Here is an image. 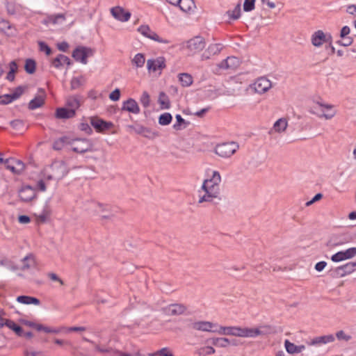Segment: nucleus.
<instances>
[{
	"instance_id": "nucleus-1",
	"label": "nucleus",
	"mask_w": 356,
	"mask_h": 356,
	"mask_svg": "<svg viewBox=\"0 0 356 356\" xmlns=\"http://www.w3.org/2000/svg\"><path fill=\"white\" fill-rule=\"evenodd\" d=\"M221 176L218 171H213L212 177L204 180L200 189L198 191V204L220 201Z\"/></svg>"
},
{
	"instance_id": "nucleus-2",
	"label": "nucleus",
	"mask_w": 356,
	"mask_h": 356,
	"mask_svg": "<svg viewBox=\"0 0 356 356\" xmlns=\"http://www.w3.org/2000/svg\"><path fill=\"white\" fill-rule=\"evenodd\" d=\"M69 172V168L63 161H55L44 170V178L47 180H54L56 182L62 179Z\"/></svg>"
},
{
	"instance_id": "nucleus-3",
	"label": "nucleus",
	"mask_w": 356,
	"mask_h": 356,
	"mask_svg": "<svg viewBox=\"0 0 356 356\" xmlns=\"http://www.w3.org/2000/svg\"><path fill=\"white\" fill-rule=\"evenodd\" d=\"M188 47L191 51V55H197L202 60L209 59L220 51L218 46H188Z\"/></svg>"
},
{
	"instance_id": "nucleus-4",
	"label": "nucleus",
	"mask_w": 356,
	"mask_h": 356,
	"mask_svg": "<svg viewBox=\"0 0 356 356\" xmlns=\"http://www.w3.org/2000/svg\"><path fill=\"white\" fill-rule=\"evenodd\" d=\"M273 332V327L269 325H261L257 327H241V337L255 338L265 336Z\"/></svg>"
},
{
	"instance_id": "nucleus-5",
	"label": "nucleus",
	"mask_w": 356,
	"mask_h": 356,
	"mask_svg": "<svg viewBox=\"0 0 356 356\" xmlns=\"http://www.w3.org/2000/svg\"><path fill=\"white\" fill-rule=\"evenodd\" d=\"M71 149L73 152L83 154L92 150V143L86 138H71Z\"/></svg>"
},
{
	"instance_id": "nucleus-6",
	"label": "nucleus",
	"mask_w": 356,
	"mask_h": 356,
	"mask_svg": "<svg viewBox=\"0 0 356 356\" xmlns=\"http://www.w3.org/2000/svg\"><path fill=\"white\" fill-rule=\"evenodd\" d=\"M238 149V145L234 142L225 143L216 146L215 153L222 158H229Z\"/></svg>"
},
{
	"instance_id": "nucleus-7",
	"label": "nucleus",
	"mask_w": 356,
	"mask_h": 356,
	"mask_svg": "<svg viewBox=\"0 0 356 356\" xmlns=\"http://www.w3.org/2000/svg\"><path fill=\"white\" fill-rule=\"evenodd\" d=\"M94 211L104 222L113 221L115 214L111 211V207L100 203L94 205Z\"/></svg>"
},
{
	"instance_id": "nucleus-8",
	"label": "nucleus",
	"mask_w": 356,
	"mask_h": 356,
	"mask_svg": "<svg viewBox=\"0 0 356 356\" xmlns=\"http://www.w3.org/2000/svg\"><path fill=\"white\" fill-rule=\"evenodd\" d=\"M83 339L85 341L89 342L94 345L95 350L97 352L102 353H107L106 356H139V354L138 353H127V352H122L117 350H113L111 348H106L104 347H101L99 344L95 343L92 341H90V339L83 337Z\"/></svg>"
},
{
	"instance_id": "nucleus-9",
	"label": "nucleus",
	"mask_w": 356,
	"mask_h": 356,
	"mask_svg": "<svg viewBox=\"0 0 356 356\" xmlns=\"http://www.w3.org/2000/svg\"><path fill=\"white\" fill-rule=\"evenodd\" d=\"M94 50L85 46H78L72 53L73 58L78 62L83 64L87 63V58L92 56Z\"/></svg>"
},
{
	"instance_id": "nucleus-10",
	"label": "nucleus",
	"mask_w": 356,
	"mask_h": 356,
	"mask_svg": "<svg viewBox=\"0 0 356 356\" xmlns=\"http://www.w3.org/2000/svg\"><path fill=\"white\" fill-rule=\"evenodd\" d=\"M319 49V51L323 53L321 58L323 60L327 59L330 55L334 54L337 52L338 57H341L348 54L346 50V46H339V48L335 49L334 46H317Z\"/></svg>"
},
{
	"instance_id": "nucleus-11",
	"label": "nucleus",
	"mask_w": 356,
	"mask_h": 356,
	"mask_svg": "<svg viewBox=\"0 0 356 356\" xmlns=\"http://www.w3.org/2000/svg\"><path fill=\"white\" fill-rule=\"evenodd\" d=\"M191 327L197 331L216 332L218 325L206 321H199L191 323Z\"/></svg>"
},
{
	"instance_id": "nucleus-12",
	"label": "nucleus",
	"mask_w": 356,
	"mask_h": 356,
	"mask_svg": "<svg viewBox=\"0 0 356 356\" xmlns=\"http://www.w3.org/2000/svg\"><path fill=\"white\" fill-rule=\"evenodd\" d=\"M138 31L145 37L149 38L155 42L161 43L168 42V40L162 38L156 33L153 31L148 25L143 24L140 26L138 29Z\"/></svg>"
},
{
	"instance_id": "nucleus-13",
	"label": "nucleus",
	"mask_w": 356,
	"mask_h": 356,
	"mask_svg": "<svg viewBox=\"0 0 356 356\" xmlns=\"http://www.w3.org/2000/svg\"><path fill=\"white\" fill-rule=\"evenodd\" d=\"M271 81L266 77L258 78L252 84V88L259 94L265 93L271 88Z\"/></svg>"
},
{
	"instance_id": "nucleus-14",
	"label": "nucleus",
	"mask_w": 356,
	"mask_h": 356,
	"mask_svg": "<svg viewBox=\"0 0 356 356\" xmlns=\"http://www.w3.org/2000/svg\"><path fill=\"white\" fill-rule=\"evenodd\" d=\"M312 42V44H331L332 39L330 34L325 33L323 31L318 30L313 34Z\"/></svg>"
},
{
	"instance_id": "nucleus-15",
	"label": "nucleus",
	"mask_w": 356,
	"mask_h": 356,
	"mask_svg": "<svg viewBox=\"0 0 356 356\" xmlns=\"http://www.w3.org/2000/svg\"><path fill=\"white\" fill-rule=\"evenodd\" d=\"M6 168L13 173L19 175L25 168L24 163L19 160L8 159L5 161Z\"/></svg>"
},
{
	"instance_id": "nucleus-16",
	"label": "nucleus",
	"mask_w": 356,
	"mask_h": 356,
	"mask_svg": "<svg viewBox=\"0 0 356 356\" xmlns=\"http://www.w3.org/2000/svg\"><path fill=\"white\" fill-rule=\"evenodd\" d=\"M356 255V248L353 247L346 250L345 251H340L333 254L331 259L334 262H339L346 259L353 258Z\"/></svg>"
},
{
	"instance_id": "nucleus-17",
	"label": "nucleus",
	"mask_w": 356,
	"mask_h": 356,
	"mask_svg": "<svg viewBox=\"0 0 356 356\" xmlns=\"http://www.w3.org/2000/svg\"><path fill=\"white\" fill-rule=\"evenodd\" d=\"M113 17L118 21L125 22L130 19L131 14L125 10L122 7L115 6L111 9Z\"/></svg>"
},
{
	"instance_id": "nucleus-18",
	"label": "nucleus",
	"mask_w": 356,
	"mask_h": 356,
	"mask_svg": "<svg viewBox=\"0 0 356 356\" xmlns=\"http://www.w3.org/2000/svg\"><path fill=\"white\" fill-rule=\"evenodd\" d=\"M164 313L168 316H179L186 311V307L182 304H171L163 309Z\"/></svg>"
},
{
	"instance_id": "nucleus-19",
	"label": "nucleus",
	"mask_w": 356,
	"mask_h": 356,
	"mask_svg": "<svg viewBox=\"0 0 356 356\" xmlns=\"http://www.w3.org/2000/svg\"><path fill=\"white\" fill-rule=\"evenodd\" d=\"M241 327L238 326H218L216 333L221 335H231L241 337Z\"/></svg>"
},
{
	"instance_id": "nucleus-20",
	"label": "nucleus",
	"mask_w": 356,
	"mask_h": 356,
	"mask_svg": "<svg viewBox=\"0 0 356 356\" xmlns=\"http://www.w3.org/2000/svg\"><path fill=\"white\" fill-rule=\"evenodd\" d=\"M24 89L22 87H17L15 91L10 94H6L0 96V104L6 105L13 101L18 99L23 93Z\"/></svg>"
},
{
	"instance_id": "nucleus-21",
	"label": "nucleus",
	"mask_w": 356,
	"mask_h": 356,
	"mask_svg": "<svg viewBox=\"0 0 356 356\" xmlns=\"http://www.w3.org/2000/svg\"><path fill=\"white\" fill-rule=\"evenodd\" d=\"M90 123L97 132H104L113 127L112 122H106L99 118H92Z\"/></svg>"
},
{
	"instance_id": "nucleus-22",
	"label": "nucleus",
	"mask_w": 356,
	"mask_h": 356,
	"mask_svg": "<svg viewBox=\"0 0 356 356\" xmlns=\"http://www.w3.org/2000/svg\"><path fill=\"white\" fill-rule=\"evenodd\" d=\"M147 67L149 72H156L165 67V58L159 57L156 59H149L147 60Z\"/></svg>"
},
{
	"instance_id": "nucleus-23",
	"label": "nucleus",
	"mask_w": 356,
	"mask_h": 356,
	"mask_svg": "<svg viewBox=\"0 0 356 356\" xmlns=\"http://www.w3.org/2000/svg\"><path fill=\"white\" fill-rule=\"evenodd\" d=\"M287 127L288 120L286 118H281L273 124V126L269 130V134H282L286 130Z\"/></svg>"
},
{
	"instance_id": "nucleus-24",
	"label": "nucleus",
	"mask_w": 356,
	"mask_h": 356,
	"mask_svg": "<svg viewBox=\"0 0 356 356\" xmlns=\"http://www.w3.org/2000/svg\"><path fill=\"white\" fill-rule=\"evenodd\" d=\"M316 104L318 105L321 108H325L327 111V112L325 113L323 112V109H321V111L322 112V113L318 115L319 118H323L325 120H330L336 115L337 112L332 110L333 105L323 104L320 102H317Z\"/></svg>"
},
{
	"instance_id": "nucleus-25",
	"label": "nucleus",
	"mask_w": 356,
	"mask_h": 356,
	"mask_svg": "<svg viewBox=\"0 0 356 356\" xmlns=\"http://www.w3.org/2000/svg\"><path fill=\"white\" fill-rule=\"evenodd\" d=\"M35 195V191L31 186L23 187L19 191V197L24 202L32 200Z\"/></svg>"
},
{
	"instance_id": "nucleus-26",
	"label": "nucleus",
	"mask_w": 356,
	"mask_h": 356,
	"mask_svg": "<svg viewBox=\"0 0 356 356\" xmlns=\"http://www.w3.org/2000/svg\"><path fill=\"white\" fill-rule=\"evenodd\" d=\"M122 110L134 114H138L140 112L138 103L134 99L131 98L124 102Z\"/></svg>"
},
{
	"instance_id": "nucleus-27",
	"label": "nucleus",
	"mask_w": 356,
	"mask_h": 356,
	"mask_svg": "<svg viewBox=\"0 0 356 356\" xmlns=\"http://www.w3.org/2000/svg\"><path fill=\"white\" fill-rule=\"evenodd\" d=\"M238 64V60L236 57H227L220 62L218 66L220 69L227 70L236 67Z\"/></svg>"
},
{
	"instance_id": "nucleus-28",
	"label": "nucleus",
	"mask_w": 356,
	"mask_h": 356,
	"mask_svg": "<svg viewBox=\"0 0 356 356\" xmlns=\"http://www.w3.org/2000/svg\"><path fill=\"white\" fill-rule=\"evenodd\" d=\"M284 346L286 350L289 354H297L301 353L302 350L305 349V346L304 345L296 346L293 343H291L288 339L284 341Z\"/></svg>"
},
{
	"instance_id": "nucleus-29",
	"label": "nucleus",
	"mask_w": 356,
	"mask_h": 356,
	"mask_svg": "<svg viewBox=\"0 0 356 356\" xmlns=\"http://www.w3.org/2000/svg\"><path fill=\"white\" fill-rule=\"evenodd\" d=\"M21 262H22V264H21L20 267H19V268L15 267V268H13V270L19 269L21 270L25 271L35 266V259H34V257L31 254L26 256L24 259H22Z\"/></svg>"
},
{
	"instance_id": "nucleus-30",
	"label": "nucleus",
	"mask_w": 356,
	"mask_h": 356,
	"mask_svg": "<svg viewBox=\"0 0 356 356\" xmlns=\"http://www.w3.org/2000/svg\"><path fill=\"white\" fill-rule=\"evenodd\" d=\"M356 262H349L345 265L341 266L337 268V271L341 276L350 274L355 270Z\"/></svg>"
},
{
	"instance_id": "nucleus-31",
	"label": "nucleus",
	"mask_w": 356,
	"mask_h": 356,
	"mask_svg": "<svg viewBox=\"0 0 356 356\" xmlns=\"http://www.w3.org/2000/svg\"><path fill=\"white\" fill-rule=\"evenodd\" d=\"M71 138L67 136H62L56 139L53 143V149L55 150H60L65 145H70Z\"/></svg>"
},
{
	"instance_id": "nucleus-32",
	"label": "nucleus",
	"mask_w": 356,
	"mask_h": 356,
	"mask_svg": "<svg viewBox=\"0 0 356 356\" xmlns=\"http://www.w3.org/2000/svg\"><path fill=\"white\" fill-rule=\"evenodd\" d=\"M177 6H179L180 9L185 13L192 11L195 7L193 0H180Z\"/></svg>"
},
{
	"instance_id": "nucleus-33",
	"label": "nucleus",
	"mask_w": 356,
	"mask_h": 356,
	"mask_svg": "<svg viewBox=\"0 0 356 356\" xmlns=\"http://www.w3.org/2000/svg\"><path fill=\"white\" fill-rule=\"evenodd\" d=\"M75 115L73 110L65 108H60L56 110V116L60 119H67L74 117Z\"/></svg>"
},
{
	"instance_id": "nucleus-34",
	"label": "nucleus",
	"mask_w": 356,
	"mask_h": 356,
	"mask_svg": "<svg viewBox=\"0 0 356 356\" xmlns=\"http://www.w3.org/2000/svg\"><path fill=\"white\" fill-rule=\"evenodd\" d=\"M65 19V15L64 14H56L48 15L44 19V23L48 24H56L60 20L64 21Z\"/></svg>"
},
{
	"instance_id": "nucleus-35",
	"label": "nucleus",
	"mask_w": 356,
	"mask_h": 356,
	"mask_svg": "<svg viewBox=\"0 0 356 356\" xmlns=\"http://www.w3.org/2000/svg\"><path fill=\"white\" fill-rule=\"evenodd\" d=\"M44 103V94L36 96L34 99L31 100L29 104V108L31 110L36 109L42 106Z\"/></svg>"
},
{
	"instance_id": "nucleus-36",
	"label": "nucleus",
	"mask_w": 356,
	"mask_h": 356,
	"mask_svg": "<svg viewBox=\"0 0 356 356\" xmlns=\"http://www.w3.org/2000/svg\"><path fill=\"white\" fill-rule=\"evenodd\" d=\"M179 81L183 87H188L193 82V76L188 73H180L178 74Z\"/></svg>"
},
{
	"instance_id": "nucleus-37",
	"label": "nucleus",
	"mask_w": 356,
	"mask_h": 356,
	"mask_svg": "<svg viewBox=\"0 0 356 356\" xmlns=\"http://www.w3.org/2000/svg\"><path fill=\"white\" fill-rule=\"evenodd\" d=\"M70 64V58L63 54L58 55L52 60V65L56 68H59L64 65H69Z\"/></svg>"
},
{
	"instance_id": "nucleus-38",
	"label": "nucleus",
	"mask_w": 356,
	"mask_h": 356,
	"mask_svg": "<svg viewBox=\"0 0 356 356\" xmlns=\"http://www.w3.org/2000/svg\"><path fill=\"white\" fill-rule=\"evenodd\" d=\"M80 105V98L78 96H70L67 99V106L74 112Z\"/></svg>"
},
{
	"instance_id": "nucleus-39",
	"label": "nucleus",
	"mask_w": 356,
	"mask_h": 356,
	"mask_svg": "<svg viewBox=\"0 0 356 356\" xmlns=\"http://www.w3.org/2000/svg\"><path fill=\"white\" fill-rule=\"evenodd\" d=\"M17 300L22 304L30 305L33 304L35 305H38L40 304L39 299L31 296H18Z\"/></svg>"
},
{
	"instance_id": "nucleus-40",
	"label": "nucleus",
	"mask_w": 356,
	"mask_h": 356,
	"mask_svg": "<svg viewBox=\"0 0 356 356\" xmlns=\"http://www.w3.org/2000/svg\"><path fill=\"white\" fill-rule=\"evenodd\" d=\"M36 63L33 59L28 58L25 60L24 70L28 74H33L35 72Z\"/></svg>"
},
{
	"instance_id": "nucleus-41",
	"label": "nucleus",
	"mask_w": 356,
	"mask_h": 356,
	"mask_svg": "<svg viewBox=\"0 0 356 356\" xmlns=\"http://www.w3.org/2000/svg\"><path fill=\"white\" fill-rule=\"evenodd\" d=\"M227 14L231 19H238L241 17V4L238 3L233 10H228Z\"/></svg>"
},
{
	"instance_id": "nucleus-42",
	"label": "nucleus",
	"mask_w": 356,
	"mask_h": 356,
	"mask_svg": "<svg viewBox=\"0 0 356 356\" xmlns=\"http://www.w3.org/2000/svg\"><path fill=\"white\" fill-rule=\"evenodd\" d=\"M177 123L173 125V128L175 130H180L183 128H186L189 122H186L184 119L180 115H176Z\"/></svg>"
},
{
	"instance_id": "nucleus-43",
	"label": "nucleus",
	"mask_w": 356,
	"mask_h": 356,
	"mask_svg": "<svg viewBox=\"0 0 356 356\" xmlns=\"http://www.w3.org/2000/svg\"><path fill=\"white\" fill-rule=\"evenodd\" d=\"M10 330H13L18 336H22L23 333L22 328L17 325L14 321L9 320L7 322V326Z\"/></svg>"
},
{
	"instance_id": "nucleus-44",
	"label": "nucleus",
	"mask_w": 356,
	"mask_h": 356,
	"mask_svg": "<svg viewBox=\"0 0 356 356\" xmlns=\"http://www.w3.org/2000/svg\"><path fill=\"white\" fill-rule=\"evenodd\" d=\"M216 352L215 349L211 346L202 347L197 350L199 356H206L209 355L214 354Z\"/></svg>"
},
{
	"instance_id": "nucleus-45",
	"label": "nucleus",
	"mask_w": 356,
	"mask_h": 356,
	"mask_svg": "<svg viewBox=\"0 0 356 356\" xmlns=\"http://www.w3.org/2000/svg\"><path fill=\"white\" fill-rule=\"evenodd\" d=\"M172 121V115L169 113L161 114L159 118V123L161 125H168Z\"/></svg>"
},
{
	"instance_id": "nucleus-46",
	"label": "nucleus",
	"mask_w": 356,
	"mask_h": 356,
	"mask_svg": "<svg viewBox=\"0 0 356 356\" xmlns=\"http://www.w3.org/2000/svg\"><path fill=\"white\" fill-rule=\"evenodd\" d=\"M145 62V58L142 54H136L132 60V63L137 67H141Z\"/></svg>"
},
{
	"instance_id": "nucleus-47",
	"label": "nucleus",
	"mask_w": 356,
	"mask_h": 356,
	"mask_svg": "<svg viewBox=\"0 0 356 356\" xmlns=\"http://www.w3.org/2000/svg\"><path fill=\"white\" fill-rule=\"evenodd\" d=\"M85 82V80L83 79V77L82 76H80V77H74L72 80H71V88L72 90H75V89H77L79 88L81 86H82Z\"/></svg>"
},
{
	"instance_id": "nucleus-48",
	"label": "nucleus",
	"mask_w": 356,
	"mask_h": 356,
	"mask_svg": "<svg viewBox=\"0 0 356 356\" xmlns=\"http://www.w3.org/2000/svg\"><path fill=\"white\" fill-rule=\"evenodd\" d=\"M11 127L17 131H22L24 129V123L21 120H15L10 122Z\"/></svg>"
},
{
	"instance_id": "nucleus-49",
	"label": "nucleus",
	"mask_w": 356,
	"mask_h": 356,
	"mask_svg": "<svg viewBox=\"0 0 356 356\" xmlns=\"http://www.w3.org/2000/svg\"><path fill=\"white\" fill-rule=\"evenodd\" d=\"M159 102L160 104L165 108H168L170 106V102L168 98V96L164 92H160L159 97Z\"/></svg>"
},
{
	"instance_id": "nucleus-50",
	"label": "nucleus",
	"mask_w": 356,
	"mask_h": 356,
	"mask_svg": "<svg viewBox=\"0 0 356 356\" xmlns=\"http://www.w3.org/2000/svg\"><path fill=\"white\" fill-rule=\"evenodd\" d=\"M36 220L38 222L44 223L45 222L49 217V212L48 211H43L41 213L37 214Z\"/></svg>"
},
{
	"instance_id": "nucleus-51",
	"label": "nucleus",
	"mask_w": 356,
	"mask_h": 356,
	"mask_svg": "<svg viewBox=\"0 0 356 356\" xmlns=\"http://www.w3.org/2000/svg\"><path fill=\"white\" fill-rule=\"evenodd\" d=\"M13 27L10 24L9 22L5 19L0 21V30L5 33L9 35L10 33L7 32V30H11Z\"/></svg>"
},
{
	"instance_id": "nucleus-52",
	"label": "nucleus",
	"mask_w": 356,
	"mask_h": 356,
	"mask_svg": "<svg viewBox=\"0 0 356 356\" xmlns=\"http://www.w3.org/2000/svg\"><path fill=\"white\" fill-rule=\"evenodd\" d=\"M149 95L147 92L144 91L140 97V102L144 106V107H147L149 105Z\"/></svg>"
},
{
	"instance_id": "nucleus-53",
	"label": "nucleus",
	"mask_w": 356,
	"mask_h": 356,
	"mask_svg": "<svg viewBox=\"0 0 356 356\" xmlns=\"http://www.w3.org/2000/svg\"><path fill=\"white\" fill-rule=\"evenodd\" d=\"M254 9V0H245L243 10L250 12Z\"/></svg>"
},
{
	"instance_id": "nucleus-54",
	"label": "nucleus",
	"mask_w": 356,
	"mask_h": 356,
	"mask_svg": "<svg viewBox=\"0 0 356 356\" xmlns=\"http://www.w3.org/2000/svg\"><path fill=\"white\" fill-rule=\"evenodd\" d=\"M159 355L161 356H174L168 348H163L152 356Z\"/></svg>"
},
{
	"instance_id": "nucleus-55",
	"label": "nucleus",
	"mask_w": 356,
	"mask_h": 356,
	"mask_svg": "<svg viewBox=\"0 0 356 356\" xmlns=\"http://www.w3.org/2000/svg\"><path fill=\"white\" fill-rule=\"evenodd\" d=\"M336 337L339 340H344L348 341L350 339L351 337L347 335L343 330L338 331L336 333Z\"/></svg>"
},
{
	"instance_id": "nucleus-56",
	"label": "nucleus",
	"mask_w": 356,
	"mask_h": 356,
	"mask_svg": "<svg viewBox=\"0 0 356 356\" xmlns=\"http://www.w3.org/2000/svg\"><path fill=\"white\" fill-rule=\"evenodd\" d=\"M120 97V90L118 88L115 89L111 94L109 95V98L112 101H118Z\"/></svg>"
},
{
	"instance_id": "nucleus-57",
	"label": "nucleus",
	"mask_w": 356,
	"mask_h": 356,
	"mask_svg": "<svg viewBox=\"0 0 356 356\" xmlns=\"http://www.w3.org/2000/svg\"><path fill=\"white\" fill-rule=\"evenodd\" d=\"M190 42H191V44H194V45L204 44L205 43V40L202 36H196L194 38L191 39Z\"/></svg>"
},
{
	"instance_id": "nucleus-58",
	"label": "nucleus",
	"mask_w": 356,
	"mask_h": 356,
	"mask_svg": "<svg viewBox=\"0 0 356 356\" xmlns=\"http://www.w3.org/2000/svg\"><path fill=\"white\" fill-rule=\"evenodd\" d=\"M321 343H325L324 336L316 337V338L313 339L312 342L310 343L311 345H316V344H321Z\"/></svg>"
},
{
	"instance_id": "nucleus-59",
	"label": "nucleus",
	"mask_w": 356,
	"mask_h": 356,
	"mask_svg": "<svg viewBox=\"0 0 356 356\" xmlns=\"http://www.w3.org/2000/svg\"><path fill=\"white\" fill-rule=\"evenodd\" d=\"M323 197L321 193H317L310 201L306 202V206L309 207L314 204L315 202L320 200Z\"/></svg>"
},
{
	"instance_id": "nucleus-60",
	"label": "nucleus",
	"mask_w": 356,
	"mask_h": 356,
	"mask_svg": "<svg viewBox=\"0 0 356 356\" xmlns=\"http://www.w3.org/2000/svg\"><path fill=\"white\" fill-rule=\"evenodd\" d=\"M48 277L53 281L58 282L60 284V285L64 284L63 281L60 278H59L58 275L54 273H49L48 274Z\"/></svg>"
},
{
	"instance_id": "nucleus-61",
	"label": "nucleus",
	"mask_w": 356,
	"mask_h": 356,
	"mask_svg": "<svg viewBox=\"0 0 356 356\" xmlns=\"http://www.w3.org/2000/svg\"><path fill=\"white\" fill-rule=\"evenodd\" d=\"M327 265V263L325 261H320V262H318L316 265H315V269L318 271V272H321L322 271L325 267Z\"/></svg>"
},
{
	"instance_id": "nucleus-62",
	"label": "nucleus",
	"mask_w": 356,
	"mask_h": 356,
	"mask_svg": "<svg viewBox=\"0 0 356 356\" xmlns=\"http://www.w3.org/2000/svg\"><path fill=\"white\" fill-rule=\"evenodd\" d=\"M229 344V340L227 338H220L218 346L222 348H225Z\"/></svg>"
},
{
	"instance_id": "nucleus-63",
	"label": "nucleus",
	"mask_w": 356,
	"mask_h": 356,
	"mask_svg": "<svg viewBox=\"0 0 356 356\" xmlns=\"http://www.w3.org/2000/svg\"><path fill=\"white\" fill-rule=\"evenodd\" d=\"M9 68H10V70H9L10 72H12L14 73L17 72L18 66H17V64L15 60H13L9 63Z\"/></svg>"
},
{
	"instance_id": "nucleus-64",
	"label": "nucleus",
	"mask_w": 356,
	"mask_h": 356,
	"mask_svg": "<svg viewBox=\"0 0 356 356\" xmlns=\"http://www.w3.org/2000/svg\"><path fill=\"white\" fill-rule=\"evenodd\" d=\"M18 220L22 224H26L31 221V219L29 216L22 215L19 216Z\"/></svg>"
}]
</instances>
